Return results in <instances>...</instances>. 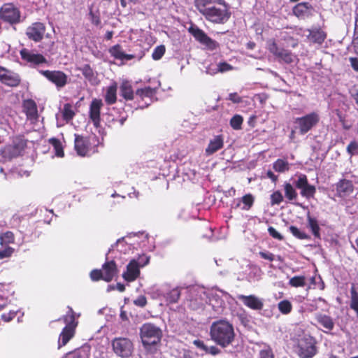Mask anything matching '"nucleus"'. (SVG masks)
I'll list each match as a JSON object with an SVG mask.
<instances>
[{
    "label": "nucleus",
    "instance_id": "obj_1",
    "mask_svg": "<svg viewBox=\"0 0 358 358\" xmlns=\"http://www.w3.org/2000/svg\"><path fill=\"white\" fill-rule=\"evenodd\" d=\"M195 6L207 20L224 24L231 16L228 6L222 0H195Z\"/></svg>",
    "mask_w": 358,
    "mask_h": 358
},
{
    "label": "nucleus",
    "instance_id": "obj_2",
    "mask_svg": "<svg viewBox=\"0 0 358 358\" xmlns=\"http://www.w3.org/2000/svg\"><path fill=\"white\" fill-rule=\"evenodd\" d=\"M210 334L212 340L223 348L229 345L235 337L233 325L226 320L213 322Z\"/></svg>",
    "mask_w": 358,
    "mask_h": 358
},
{
    "label": "nucleus",
    "instance_id": "obj_3",
    "mask_svg": "<svg viewBox=\"0 0 358 358\" xmlns=\"http://www.w3.org/2000/svg\"><path fill=\"white\" fill-rule=\"evenodd\" d=\"M63 321L66 326L62 329L58 339V348L64 346L73 337L75 329L78 322L76 321L74 312L71 308H69V311L64 316Z\"/></svg>",
    "mask_w": 358,
    "mask_h": 358
},
{
    "label": "nucleus",
    "instance_id": "obj_4",
    "mask_svg": "<svg viewBox=\"0 0 358 358\" xmlns=\"http://www.w3.org/2000/svg\"><path fill=\"white\" fill-rule=\"evenodd\" d=\"M161 329L152 323H145L140 328V337L144 346L155 345L162 338Z\"/></svg>",
    "mask_w": 358,
    "mask_h": 358
},
{
    "label": "nucleus",
    "instance_id": "obj_5",
    "mask_svg": "<svg viewBox=\"0 0 358 358\" xmlns=\"http://www.w3.org/2000/svg\"><path fill=\"white\" fill-rule=\"evenodd\" d=\"M186 299L189 308L193 310L199 309L208 303V291L199 286L189 287Z\"/></svg>",
    "mask_w": 358,
    "mask_h": 358
},
{
    "label": "nucleus",
    "instance_id": "obj_6",
    "mask_svg": "<svg viewBox=\"0 0 358 358\" xmlns=\"http://www.w3.org/2000/svg\"><path fill=\"white\" fill-rule=\"evenodd\" d=\"M180 294L181 288L169 285H162L155 289L152 293L153 298L164 300L166 304L177 303Z\"/></svg>",
    "mask_w": 358,
    "mask_h": 358
},
{
    "label": "nucleus",
    "instance_id": "obj_7",
    "mask_svg": "<svg viewBox=\"0 0 358 358\" xmlns=\"http://www.w3.org/2000/svg\"><path fill=\"white\" fill-rule=\"evenodd\" d=\"M150 257L145 255H138V258H133L127 266V270L122 273V278L128 282L134 281L140 275V268L149 263Z\"/></svg>",
    "mask_w": 358,
    "mask_h": 358
},
{
    "label": "nucleus",
    "instance_id": "obj_8",
    "mask_svg": "<svg viewBox=\"0 0 358 358\" xmlns=\"http://www.w3.org/2000/svg\"><path fill=\"white\" fill-rule=\"evenodd\" d=\"M228 293L214 289L208 291V302L211 306L215 314H222L225 308V301L229 299Z\"/></svg>",
    "mask_w": 358,
    "mask_h": 358
},
{
    "label": "nucleus",
    "instance_id": "obj_9",
    "mask_svg": "<svg viewBox=\"0 0 358 358\" xmlns=\"http://www.w3.org/2000/svg\"><path fill=\"white\" fill-rule=\"evenodd\" d=\"M316 341L308 334H303L298 339L297 354L301 358H312L316 353Z\"/></svg>",
    "mask_w": 358,
    "mask_h": 358
},
{
    "label": "nucleus",
    "instance_id": "obj_10",
    "mask_svg": "<svg viewBox=\"0 0 358 358\" xmlns=\"http://www.w3.org/2000/svg\"><path fill=\"white\" fill-rule=\"evenodd\" d=\"M320 121V117L315 112L310 113L301 117L294 119L295 129L301 135H304L310 131Z\"/></svg>",
    "mask_w": 358,
    "mask_h": 358
},
{
    "label": "nucleus",
    "instance_id": "obj_11",
    "mask_svg": "<svg viewBox=\"0 0 358 358\" xmlns=\"http://www.w3.org/2000/svg\"><path fill=\"white\" fill-rule=\"evenodd\" d=\"M114 353L121 358H129L134 351V345L127 338H115L111 343Z\"/></svg>",
    "mask_w": 358,
    "mask_h": 358
},
{
    "label": "nucleus",
    "instance_id": "obj_12",
    "mask_svg": "<svg viewBox=\"0 0 358 358\" xmlns=\"http://www.w3.org/2000/svg\"><path fill=\"white\" fill-rule=\"evenodd\" d=\"M267 50L273 54L279 61L284 62L286 64L293 63L296 59L294 55L290 50L280 47L274 39H269L266 42Z\"/></svg>",
    "mask_w": 358,
    "mask_h": 358
},
{
    "label": "nucleus",
    "instance_id": "obj_13",
    "mask_svg": "<svg viewBox=\"0 0 358 358\" xmlns=\"http://www.w3.org/2000/svg\"><path fill=\"white\" fill-rule=\"evenodd\" d=\"M26 147V142L22 138H15L10 145H6L1 150L2 158L5 161L11 160L20 156Z\"/></svg>",
    "mask_w": 358,
    "mask_h": 358
},
{
    "label": "nucleus",
    "instance_id": "obj_14",
    "mask_svg": "<svg viewBox=\"0 0 358 358\" xmlns=\"http://www.w3.org/2000/svg\"><path fill=\"white\" fill-rule=\"evenodd\" d=\"M188 31L194 37V38L199 42L206 49L208 50H215L218 46L219 43L207 36V34L196 25H192L189 27Z\"/></svg>",
    "mask_w": 358,
    "mask_h": 358
},
{
    "label": "nucleus",
    "instance_id": "obj_15",
    "mask_svg": "<svg viewBox=\"0 0 358 358\" xmlns=\"http://www.w3.org/2000/svg\"><path fill=\"white\" fill-rule=\"evenodd\" d=\"M298 189H300V194L306 199L314 198L316 193V187L308 183L307 176L305 174H299L293 182Z\"/></svg>",
    "mask_w": 358,
    "mask_h": 358
},
{
    "label": "nucleus",
    "instance_id": "obj_16",
    "mask_svg": "<svg viewBox=\"0 0 358 358\" xmlns=\"http://www.w3.org/2000/svg\"><path fill=\"white\" fill-rule=\"evenodd\" d=\"M0 19L10 24H17L20 20V12L13 3H4L0 8Z\"/></svg>",
    "mask_w": 358,
    "mask_h": 358
},
{
    "label": "nucleus",
    "instance_id": "obj_17",
    "mask_svg": "<svg viewBox=\"0 0 358 358\" xmlns=\"http://www.w3.org/2000/svg\"><path fill=\"white\" fill-rule=\"evenodd\" d=\"M39 72L49 81L54 83L57 88H62L67 83L68 77L62 71L41 70Z\"/></svg>",
    "mask_w": 358,
    "mask_h": 358
},
{
    "label": "nucleus",
    "instance_id": "obj_18",
    "mask_svg": "<svg viewBox=\"0 0 358 358\" xmlns=\"http://www.w3.org/2000/svg\"><path fill=\"white\" fill-rule=\"evenodd\" d=\"M159 85V83L155 87H145L144 88L136 90V98L140 99L142 101H144V103L141 104L139 103L140 108H143L151 104L153 101L154 97L155 96L157 89Z\"/></svg>",
    "mask_w": 358,
    "mask_h": 358
},
{
    "label": "nucleus",
    "instance_id": "obj_19",
    "mask_svg": "<svg viewBox=\"0 0 358 358\" xmlns=\"http://www.w3.org/2000/svg\"><path fill=\"white\" fill-rule=\"evenodd\" d=\"M135 244L145 251H152L155 248V239L145 232H138L133 234Z\"/></svg>",
    "mask_w": 358,
    "mask_h": 358
},
{
    "label": "nucleus",
    "instance_id": "obj_20",
    "mask_svg": "<svg viewBox=\"0 0 358 358\" xmlns=\"http://www.w3.org/2000/svg\"><path fill=\"white\" fill-rule=\"evenodd\" d=\"M237 299L252 310H260L264 307V300L255 295L238 294Z\"/></svg>",
    "mask_w": 358,
    "mask_h": 358
},
{
    "label": "nucleus",
    "instance_id": "obj_21",
    "mask_svg": "<svg viewBox=\"0 0 358 358\" xmlns=\"http://www.w3.org/2000/svg\"><path fill=\"white\" fill-rule=\"evenodd\" d=\"M45 27L41 22H35L29 26L26 31L27 37L35 42L40 41L45 34Z\"/></svg>",
    "mask_w": 358,
    "mask_h": 358
},
{
    "label": "nucleus",
    "instance_id": "obj_22",
    "mask_svg": "<svg viewBox=\"0 0 358 358\" xmlns=\"http://www.w3.org/2000/svg\"><path fill=\"white\" fill-rule=\"evenodd\" d=\"M0 81L8 86L15 87L19 85V76L5 68L0 66Z\"/></svg>",
    "mask_w": 358,
    "mask_h": 358
},
{
    "label": "nucleus",
    "instance_id": "obj_23",
    "mask_svg": "<svg viewBox=\"0 0 358 358\" xmlns=\"http://www.w3.org/2000/svg\"><path fill=\"white\" fill-rule=\"evenodd\" d=\"M22 59L31 64H40L46 62V59L41 55L36 53L27 48H23L20 52Z\"/></svg>",
    "mask_w": 358,
    "mask_h": 358
},
{
    "label": "nucleus",
    "instance_id": "obj_24",
    "mask_svg": "<svg viewBox=\"0 0 358 358\" xmlns=\"http://www.w3.org/2000/svg\"><path fill=\"white\" fill-rule=\"evenodd\" d=\"M102 106V101L97 99H93L90 106V118L96 128L99 127L100 124V111Z\"/></svg>",
    "mask_w": 358,
    "mask_h": 358
},
{
    "label": "nucleus",
    "instance_id": "obj_25",
    "mask_svg": "<svg viewBox=\"0 0 358 358\" xmlns=\"http://www.w3.org/2000/svg\"><path fill=\"white\" fill-rule=\"evenodd\" d=\"M75 149L80 156H87L89 155L90 145L89 141L86 138L78 134H75Z\"/></svg>",
    "mask_w": 358,
    "mask_h": 358
},
{
    "label": "nucleus",
    "instance_id": "obj_26",
    "mask_svg": "<svg viewBox=\"0 0 358 358\" xmlns=\"http://www.w3.org/2000/svg\"><path fill=\"white\" fill-rule=\"evenodd\" d=\"M103 280L110 282L117 274L118 271L114 260L106 261L102 266Z\"/></svg>",
    "mask_w": 358,
    "mask_h": 358
},
{
    "label": "nucleus",
    "instance_id": "obj_27",
    "mask_svg": "<svg viewBox=\"0 0 358 358\" xmlns=\"http://www.w3.org/2000/svg\"><path fill=\"white\" fill-rule=\"evenodd\" d=\"M224 146V137L222 135L214 136L210 139L209 143L205 149L206 155L209 156L222 149Z\"/></svg>",
    "mask_w": 358,
    "mask_h": 358
},
{
    "label": "nucleus",
    "instance_id": "obj_28",
    "mask_svg": "<svg viewBox=\"0 0 358 358\" xmlns=\"http://www.w3.org/2000/svg\"><path fill=\"white\" fill-rule=\"evenodd\" d=\"M315 320L324 329V333H329L334 328V320L329 315L317 313L315 315Z\"/></svg>",
    "mask_w": 358,
    "mask_h": 358
},
{
    "label": "nucleus",
    "instance_id": "obj_29",
    "mask_svg": "<svg viewBox=\"0 0 358 358\" xmlns=\"http://www.w3.org/2000/svg\"><path fill=\"white\" fill-rule=\"evenodd\" d=\"M135 245L136 244L133 235L122 238L117 240L115 243L117 250L124 254L129 253V250H131V247L134 248Z\"/></svg>",
    "mask_w": 358,
    "mask_h": 358
},
{
    "label": "nucleus",
    "instance_id": "obj_30",
    "mask_svg": "<svg viewBox=\"0 0 358 358\" xmlns=\"http://www.w3.org/2000/svg\"><path fill=\"white\" fill-rule=\"evenodd\" d=\"M23 108L27 119L30 120L31 123H34L38 117L36 103L30 99L24 101Z\"/></svg>",
    "mask_w": 358,
    "mask_h": 358
},
{
    "label": "nucleus",
    "instance_id": "obj_31",
    "mask_svg": "<svg viewBox=\"0 0 358 358\" xmlns=\"http://www.w3.org/2000/svg\"><path fill=\"white\" fill-rule=\"evenodd\" d=\"M353 190V185L352 182L348 180H341L336 184L337 194L341 197L349 196L352 193Z\"/></svg>",
    "mask_w": 358,
    "mask_h": 358
},
{
    "label": "nucleus",
    "instance_id": "obj_32",
    "mask_svg": "<svg viewBox=\"0 0 358 358\" xmlns=\"http://www.w3.org/2000/svg\"><path fill=\"white\" fill-rule=\"evenodd\" d=\"M78 69L81 71L85 78L87 80L91 85H96L99 84V80L97 78V73L94 71L89 64H84Z\"/></svg>",
    "mask_w": 358,
    "mask_h": 358
},
{
    "label": "nucleus",
    "instance_id": "obj_33",
    "mask_svg": "<svg viewBox=\"0 0 358 358\" xmlns=\"http://www.w3.org/2000/svg\"><path fill=\"white\" fill-rule=\"evenodd\" d=\"M254 201V196L251 194H245L241 199L234 201V208H240L243 210H248L252 206Z\"/></svg>",
    "mask_w": 358,
    "mask_h": 358
},
{
    "label": "nucleus",
    "instance_id": "obj_34",
    "mask_svg": "<svg viewBox=\"0 0 358 358\" xmlns=\"http://www.w3.org/2000/svg\"><path fill=\"white\" fill-rule=\"evenodd\" d=\"M120 96L127 101L134 100L136 97L131 83L129 81L124 80L120 87Z\"/></svg>",
    "mask_w": 358,
    "mask_h": 358
},
{
    "label": "nucleus",
    "instance_id": "obj_35",
    "mask_svg": "<svg viewBox=\"0 0 358 358\" xmlns=\"http://www.w3.org/2000/svg\"><path fill=\"white\" fill-rule=\"evenodd\" d=\"M308 32L309 34L307 38L314 43L320 45L324 41L327 37L326 33L320 28L309 29Z\"/></svg>",
    "mask_w": 358,
    "mask_h": 358
},
{
    "label": "nucleus",
    "instance_id": "obj_36",
    "mask_svg": "<svg viewBox=\"0 0 358 358\" xmlns=\"http://www.w3.org/2000/svg\"><path fill=\"white\" fill-rule=\"evenodd\" d=\"M109 52L111 56L114 57L115 59L120 60H131L134 57L133 55L126 54L123 52L120 45H115L111 47L109 49Z\"/></svg>",
    "mask_w": 358,
    "mask_h": 358
},
{
    "label": "nucleus",
    "instance_id": "obj_37",
    "mask_svg": "<svg viewBox=\"0 0 358 358\" xmlns=\"http://www.w3.org/2000/svg\"><path fill=\"white\" fill-rule=\"evenodd\" d=\"M194 345L205 354H210L211 355H217L220 353V350L215 346L208 347L204 341L201 340H194Z\"/></svg>",
    "mask_w": 358,
    "mask_h": 358
},
{
    "label": "nucleus",
    "instance_id": "obj_38",
    "mask_svg": "<svg viewBox=\"0 0 358 358\" xmlns=\"http://www.w3.org/2000/svg\"><path fill=\"white\" fill-rule=\"evenodd\" d=\"M117 83H113L110 86H108L106 89V94H105V101L108 105H112L115 103L117 101Z\"/></svg>",
    "mask_w": 358,
    "mask_h": 358
},
{
    "label": "nucleus",
    "instance_id": "obj_39",
    "mask_svg": "<svg viewBox=\"0 0 358 358\" xmlns=\"http://www.w3.org/2000/svg\"><path fill=\"white\" fill-rule=\"evenodd\" d=\"M311 6L308 3H299L293 8V13L297 17L304 18L308 16Z\"/></svg>",
    "mask_w": 358,
    "mask_h": 358
},
{
    "label": "nucleus",
    "instance_id": "obj_40",
    "mask_svg": "<svg viewBox=\"0 0 358 358\" xmlns=\"http://www.w3.org/2000/svg\"><path fill=\"white\" fill-rule=\"evenodd\" d=\"M62 114L63 119L66 122H69L73 118V117L76 114L75 107L70 103L64 104L62 111Z\"/></svg>",
    "mask_w": 358,
    "mask_h": 358
},
{
    "label": "nucleus",
    "instance_id": "obj_41",
    "mask_svg": "<svg viewBox=\"0 0 358 358\" xmlns=\"http://www.w3.org/2000/svg\"><path fill=\"white\" fill-rule=\"evenodd\" d=\"M307 220L308 223V227L312 231L313 234L315 238H320V227L317 223V220L316 218L311 217L309 214L307 215Z\"/></svg>",
    "mask_w": 358,
    "mask_h": 358
},
{
    "label": "nucleus",
    "instance_id": "obj_42",
    "mask_svg": "<svg viewBox=\"0 0 358 358\" xmlns=\"http://www.w3.org/2000/svg\"><path fill=\"white\" fill-rule=\"evenodd\" d=\"M285 196L288 201H292L295 200L297 196V192L292 185L285 182L284 185Z\"/></svg>",
    "mask_w": 358,
    "mask_h": 358
},
{
    "label": "nucleus",
    "instance_id": "obj_43",
    "mask_svg": "<svg viewBox=\"0 0 358 358\" xmlns=\"http://www.w3.org/2000/svg\"><path fill=\"white\" fill-rule=\"evenodd\" d=\"M350 308L356 313L358 316V292L355 290L354 286L350 289Z\"/></svg>",
    "mask_w": 358,
    "mask_h": 358
},
{
    "label": "nucleus",
    "instance_id": "obj_44",
    "mask_svg": "<svg viewBox=\"0 0 358 358\" xmlns=\"http://www.w3.org/2000/svg\"><path fill=\"white\" fill-rule=\"evenodd\" d=\"M273 168L275 171L285 172L289 170V163L285 159H278L273 165Z\"/></svg>",
    "mask_w": 358,
    "mask_h": 358
},
{
    "label": "nucleus",
    "instance_id": "obj_45",
    "mask_svg": "<svg viewBox=\"0 0 358 358\" xmlns=\"http://www.w3.org/2000/svg\"><path fill=\"white\" fill-rule=\"evenodd\" d=\"M279 311L284 314H289L292 309V305L290 301L288 300H282L280 301L278 304Z\"/></svg>",
    "mask_w": 358,
    "mask_h": 358
},
{
    "label": "nucleus",
    "instance_id": "obj_46",
    "mask_svg": "<svg viewBox=\"0 0 358 358\" xmlns=\"http://www.w3.org/2000/svg\"><path fill=\"white\" fill-rule=\"evenodd\" d=\"M289 284L294 287H304L306 285V278L303 275L294 276L289 280Z\"/></svg>",
    "mask_w": 358,
    "mask_h": 358
},
{
    "label": "nucleus",
    "instance_id": "obj_47",
    "mask_svg": "<svg viewBox=\"0 0 358 358\" xmlns=\"http://www.w3.org/2000/svg\"><path fill=\"white\" fill-rule=\"evenodd\" d=\"M50 143L53 146L56 156L62 157L64 156L63 148L61 142L56 138H51Z\"/></svg>",
    "mask_w": 358,
    "mask_h": 358
},
{
    "label": "nucleus",
    "instance_id": "obj_48",
    "mask_svg": "<svg viewBox=\"0 0 358 358\" xmlns=\"http://www.w3.org/2000/svg\"><path fill=\"white\" fill-rule=\"evenodd\" d=\"M243 122V118L242 117L241 115H235L230 120V125L234 129L238 130L241 129Z\"/></svg>",
    "mask_w": 358,
    "mask_h": 358
},
{
    "label": "nucleus",
    "instance_id": "obj_49",
    "mask_svg": "<svg viewBox=\"0 0 358 358\" xmlns=\"http://www.w3.org/2000/svg\"><path fill=\"white\" fill-rule=\"evenodd\" d=\"M0 240L2 243L10 244L15 241V236L12 231H8L0 234Z\"/></svg>",
    "mask_w": 358,
    "mask_h": 358
},
{
    "label": "nucleus",
    "instance_id": "obj_50",
    "mask_svg": "<svg viewBox=\"0 0 358 358\" xmlns=\"http://www.w3.org/2000/svg\"><path fill=\"white\" fill-rule=\"evenodd\" d=\"M165 50H166V48L164 45H160L157 46L154 49L153 52L152 54V59L154 60L160 59L162 57V56L164 55Z\"/></svg>",
    "mask_w": 358,
    "mask_h": 358
},
{
    "label": "nucleus",
    "instance_id": "obj_51",
    "mask_svg": "<svg viewBox=\"0 0 358 358\" xmlns=\"http://www.w3.org/2000/svg\"><path fill=\"white\" fill-rule=\"evenodd\" d=\"M289 229V231L292 234V235L297 238L303 240L307 239L308 238V236L304 231H301L296 227L290 226Z\"/></svg>",
    "mask_w": 358,
    "mask_h": 358
},
{
    "label": "nucleus",
    "instance_id": "obj_52",
    "mask_svg": "<svg viewBox=\"0 0 358 358\" xmlns=\"http://www.w3.org/2000/svg\"><path fill=\"white\" fill-rule=\"evenodd\" d=\"M64 358H88V355L85 350H78L66 354Z\"/></svg>",
    "mask_w": 358,
    "mask_h": 358
},
{
    "label": "nucleus",
    "instance_id": "obj_53",
    "mask_svg": "<svg viewBox=\"0 0 358 358\" xmlns=\"http://www.w3.org/2000/svg\"><path fill=\"white\" fill-rule=\"evenodd\" d=\"M282 200L283 196L280 191H275L271 195V203L272 205H278Z\"/></svg>",
    "mask_w": 358,
    "mask_h": 358
},
{
    "label": "nucleus",
    "instance_id": "obj_54",
    "mask_svg": "<svg viewBox=\"0 0 358 358\" xmlns=\"http://www.w3.org/2000/svg\"><path fill=\"white\" fill-rule=\"evenodd\" d=\"M320 302H322L324 305H326L325 299H322V297H319L313 300L312 303L310 304V310L311 311L316 310L319 308L324 310V308L322 306H319Z\"/></svg>",
    "mask_w": 358,
    "mask_h": 358
},
{
    "label": "nucleus",
    "instance_id": "obj_55",
    "mask_svg": "<svg viewBox=\"0 0 358 358\" xmlns=\"http://www.w3.org/2000/svg\"><path fill=\"white\" fill-rule=\"evenodd\" d=\"M358 151V143L355 141H352L347 147V152L350 155H355Z\"/></svg>",
    "mask_w": 358,
    "mask_h": 358
},
{
    "label": "nucleus",
    "instance_id": "obj_56",
    "mask_svg": "<svg viewBox=\"0 0 358 358\" xmlns=\"http://www.w3.org/2000/svg\"><path fill=\"white\" fill-rule=\"evenodd\" d=\"M45 46H43L42 48L43 49V52L45 53H50L51 55H53L55 53V50L54 48L55 47V42L52 41H49L47 43H43Z\"/></svg>",
    "mask_w": 358,
    "mask_h": 358
},
{
    "label": "nucleus",
    "instance_id": "obj_57",
    "mask_svg": "<svg viewBox=\"0 0 358 358\" xmlns=\"http://www.w3.org/2000/svg\"><path fill=\"white\" fill-rule=\"evenodd\" d=\"M14 252V249L11 247H7L0 251V259L8 258L12 256Z\"/></svg>",
    "mask_w": 358,
    "mask_h": 358
},
{
    "label": "nucleus",
    "instance_id": "obj_58",
    "mask_svg": "<svg viewBox=\"0 0 358 358\" xmlns=\"http://www.w3.org/2000/svg\"><path fill=\"white\" fill-rule=\"evenodd\" d=\"M218 72L224 73L233 69V66L229 64L224 62L217 64Z\"/></svg>",
    "mask_w": 358,
    "mask_h": 358
},
{
    "label": "nucleus",
    "instance_id": "obj_59",
    "mask_svg": "<svg viewBox=\"0 0 358 358\" xmlns=\"http://www.w3.org/2000/svg\"><path fill=\"white\" fill-rule=\"evenodd\" d=\"M90 278L93 281H97L100 279H103L102 270H93L90 273Z\"/></svg>",
    "mask_w": 358,
    "mask_h": 358
},
{
    "label": "nucleus",
    "instance_id": "obj_60",
    "mask_svg": "<svg viewBox=\"0 0 358 358\" xmlns=\"http://www.w3.org/2000/svg\"><path fill=\"white\" fill-rule=\"evenodd\" d=\"M268 234L271 236H272L273 238H275L277 240L281 241L283 239V236L275 230V228L273 227H269L268 228Z\"/></svg>",
    "mask_w": 358,
    "mask_h": 358
},
{
    "label": "nucleus",
    "instance_id": "obj_61",
    "mask_svg": "<svg viewBox=\"0 0 358 358\" xmlns=\"http://www.w3.org/2000/svg\"><path fill=\"white\" fill-rule=\"evenodd\" d=\"M259 256L264 259H267L271 262L275 260V256L270 252L262 251L259 252Z\"/></svg>",
    "mask_w": 358,
    "mask_h": 358
},
{
    "label": "nucleus",
    "instance_id": "obj_62",
    "mask_svg": "<svg viewBox=\"0 0 358 358\" xmlns=\"http://www.w3.org/2000/svg\"><path fill=\"white\" fill-rule=\"evenodd\" d=\"M134 303L139 307H144L147 303V299L145 296L141 295L134 301Z\"/></svg>",
    "mask_w": 358,
    "mask_h": 358
},
{
    "label": "nucleus",
    "instance_id": "obj_63",
    "mask_svg": "<svg viewBox=\"0 0 358 358\" xmlns=\"http://www.w3.org/2000/svg\"><path fill=\"white\" fill-rule=\"evenodd\" d=\"M206 73L210 75H215L218 72L217 64H212L206 67Z\"/></svg>",
    "mask_w": 358,
    "mask_h": 358
},
{
    "label": "nucleus",
    "instance_id": "obj_64",
    "mask_svg": "<svg viewBox=\"0 0 358 358\" xmlns=\"http://www.w3.org/2000/svg\"><path fill=\"white\" fill-rule=\"evenodd\" d=\"M259 358H273L271 350L270 349L261 350L259 352Z\"/></svg>",
    "mask_w": 358,
    "mask_h": 358
}]
</instances>
